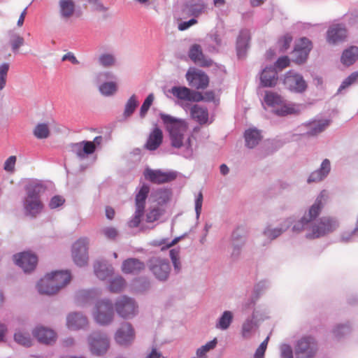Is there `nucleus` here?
<instances>
[{
	"label": "nucleus",
	"mask_w": 358,
	"mask_h": 358,
	"mask_svg": "<svg viewBox=\"0 0 358 358\" xmlns=\"http://www.w3.org/2000/svg\"><path fill=\"white\" fill-rule=\"evenodd\" d=\"M160 118L169 134L171 145L175 148H192V141L195 139L193 134H189V124L184 120L176 118L170 115L161 113Z\"/></svg>",
	"instance_id": "f257e3e1"
},
{
	"label": "nucleus",
	"mask_w": 358,
	"mask_h": 358,
	"mask_svg": "<svg viewBox=\"0 0 358 358\" xmlns=\"http://www.w3.org/2000/svg\"><path fill=\"white\" fill-rule=\"evenodd\" d=\"M27 196L24 200L25 215L36 217L43 210V203L40 199L41 194L45 192L43 185L38 182H30L25 187Z\"/></svg>",
	"instance_id": "f03ea898"
},
{
	"label": "nucleus",
	"mask_w": 358,
	"mask_h": 358,
	"mask_svg": "<svg viewBox=\"0 0 358 358\" xmlns=\"http://www.w3.org/2000/svg\"><path fill=\"white\" fill-rule=\"evenodd\" d=\"M115 304L108 299H99L93 311L95 322L101 326H107L114 320Z\"/></svg>",
	"instance_id": "7ed1b4c3"
},
{
	"label": "nucleus",
	"mask_w": 358,
	"mask_h": 358,
	"mask_svg": "<svg viewBox=\"0 0 358 358\" xmlns=\"http://www.w3.org/2000/svg\"><path fill=\"white\" fill-rule=\"evenodd\" d=\"M337 220L331 217H322L316 224L311 225L307 233L308 238L314 239L333 232L338 227Z\"/></svg>",
	"instance_id": "20e7f679"
},
{
	"label": "nucleus",
	"mask_w": 358,
	"mask_h": 358,
	"mask_svg": "<svg viewBox=\"0 0 358 358\" xmlns=\"http://www.w3.org/2000/svg\"><path fill=\"white\" fill-rule=\"evenodd\" d=\"M115 310L124 320L131 319L138 313V306L135 300L127 296L118 297L115 302Z\"/></svg>",
	"instance_id": "39448f33"
},
{
	"label": "nucleus",
	"mask_w": 358,
	"mask_h": 358,
	"mask_svg": "<svg viewBox=\"0 0 358 358\" xmlns=\"http://www.w3.org/2000/svg\"><path fill=\"white\" fill-rule=\"evenodd\" d=\"M71 280V275L69 271H59L47 273L41 281L52 291H58L68 285Z\"/></svg>",
	"instance_id": "423d86ee"
},
{
	"label": "nucleus",
	"mask_w": 358,
	"mask_h": 358,
	"mask_svg": "<svg viewBox=\"0 0 358 358\" xmlns=\"http://www.w3.org/2000/svg\"><path fill=\"white\" fill-rule=\"evenodd\" d=\"M317 351V344L311 336H303L297 341L294 347L296 358H313Z\"/></svg>",
	"instance_id": "0eeeda50"
},
{
	"label": "nucleus",
	"mask_w": 358,
	"mask_h": 358,
	"mask_svg": "<svg viewBox=\"0 0 358 358\" xmlns=\"http://www.w3.org/2000/svg\"><path fill=\"white\" fill-rule=\"evenodd\" d=\"M88 343L92 354L98 356L104 355L110 346L108 336L101 331L92 332L88 337Z\"/></svg>",
	"instance_id": "6e6552de"
},
{
	"label": "nucleus",
	"mask_w": 358,
	"mask_h": 358,
	"mask_svg": "<svg viewBox=\"0 0 358 358\" xmlns=\"http://www.w3.org/2000/svg\"><path fill=\"white\" fill-rule=\"evenodd\" d=\"M89 239L86 237L78 238L72 245L71 254L75 264L79 266H85L88 262Z\"/></svg>",
	"instance_id": "1a4fd4ad"
},
{
	"label": "nucleus",
	"mask_w": 358,
	"mask_h": 358,
	"mask_svg": "<svg viewBox=\"0 0 358 358\" xmlns=\"http://www.w3.org/2000/svg\"><path fill=\"white\" fill-rule=\"evenodd\" d=\"M148 267L152 273L159 280L164 281L168 279L171 272V266L166 260L160 258H152L148 262Z\"/></svg>",
	"instance_id": "9d476101"
},
{
	"label": "nucleus",
	"mask_w": 358,
	"mask_h": 358,
	"mask_svg": "<svg viewBox=\"0 0 358 358\" xmlns=\"http://www.w3.org/2000/svg\"><path fill=\"white\" fill-rule=\"evenodd\" d=\"M13 260L25 273L33 271L37 265L38 257L31 252H22L13 255Z\"/></svg>",
	"instance_id": "9b49d317"
},
{
	"label": "nucleus",
	"mask_w": 358,
	"mask_h": 358,
	"mask_svg": "<svg viewBox=\"0 0 358 358\" xmlns=\"http://www.w3.org/2000/svg\"><path fill=\"white\" fill-rule=\"evenodd\" d=\"M206 9L207 4L203 0H190L182 6L180 15L183 18L198 17L205 13Z\"/></svg>",
	"instance_id": "f8f14e48"
},
{
	"label": "nucleus",
	"mask_w": 358,
	"mask_h": 358,
	"mask_svg": "<svg viewBox=\"0 0 358 358\" xmlns=\"http://www.w3.org/2000/svg\"><path fill=\"white\" fill-rule=\"evenodd\" d=\"M143 175L146 180L156 184L169 182L174 180L177 177V173L173 171L164 172L149 168L145 170Z\"/></svg>",
	"instance_id": "ddd939ff"
},
{
	"label": "nucleus",
	"mask_w": 358,
	"mask_h": 358,
	"mask_svg": "<svg viewBox=\"0 0 358 358\" xmlns=\"http://www.w3.org/2000/svg\"><path fill=\"white\" fill-rule=\"evenodd\" d=\"M135 338V332L129 322H123L117 330L115 340L122 346H128L132 343Z\"/></svg>",
	"instance_id": "4468645a"
},
{
	"label": "nucleus",
	"mask_w": 358,
	"mask_h": 358,
	"mask_svg": "<svg viewBox=\"0 0 358 358\" xmlns=\"http://www.w3.org/2000/svg\"><path fill=\"white\" fill-rule=\"evenodd\" d=\"M283 83L287 88L296 92H302L305 91L307 87V85L303 77L292 71H289L285 74Z\"/></svg>",
	"instance_id": "2eb2a0df"
},
{
	"label": "nucleus",
	"mask_w": 358,
	"mask_h": 358,
	"mask_svg": "<svg viewBox=\"0 0 358 358\" xmlns=\"http://www.w3.org/2000/svg\"><path fill=\"white\" fill-rule=\"evenodd\" d=\"M311 49V41L306 38H301L293 51V61L299 64L303 63Z\"/></svg>",
	"instance_id": "dca6fc26"
},
{
	"label": "nucleus",
	"mask_w": 358,
	"mask_h": 358,
	"mask_svg": "<svg viewBox=\"0 0 358 358\" xmlns=\"http://www.w3.org/2000/svg\"><path fill=\"white\" fill-rule=\"evenodd\" d=\"M120 269L125 275H137L145 269V264L138 258L129 257L122 262Z\"/></svg>",
	"instance_id": "f3484780"
},
{
	"label": "nucleus",
	"mask_w": 358,
	"mask_h": 358,
	"mask_svg": "<svg viewBox=\"0 0 358 358\" xmlns=\"http://www.w3.org/2000/svg\"><path fill=\"white\" fill-rule=\"evenodd\" d=\"M186 79L189 85L197 90H203L208 86V76L199 70L188 71L186 74Z\"/></svg>",
	"instance_id": "a211bd4d"
},
{
	"label": "nucleus",
	"mask_w": 358,
	"mask_h": 358,
	"mask_svg": "<svg viewBox=\"0 0 358 358\" xmlns=\"http://www.w3.org/2000/svg\"><path fill=\"white\" fill-rule=\"evenodd\" d=\"M328 199V192L326 190L321 191L315 199L314 203L310 207L308 215H306L308 217V220H310V222H311L320 215Z\"/></svg>",
	"instance_id": "6ab92c4d"
},
{
	"label": "nucleus",
	"mask_w": 358,
	"mask_h": 358,
	"mask_svg": "<svg viewBox=\"0 0 358 358\" xmlns=\"http://www.w3.org/2000/svg\"><path fill=\"white\" fill-rule=\"evenodd\" d=\"M189 57L194 63L201 66L208 67L213 64V61L204 56L201 47L198 44H194L190 48Z\"/></svg>",
	"instance_id": "aec40b11"
},
{
	"label": "nucleus",
	"mask_w": 358,
	"mask_h": 358,
	"mask_svg": "<svg viewBox=\"0 0 358 358\" xmlns=\"http://www.w3.org/2000/svg\"><path fill=\"white\" fill-rule=\"evenodd\" d=\"M66 324L69 329L73 330L84 329L88 324V320L80 313H71L67 316Z\"/></svg>",
	"instance_id": "412c9836"
},
{
	"label": "nucleus",
	"mask_w": 358,
	"mask_h": 358,
	"mask_svg": "<svg viewBox=\"0 0 358 358\" xmlns=\"http://www.w3.org/2000/svg\"><path fill=\"white\" fill-rule=\"evenodd\" d=\"M191 118L199 123L203 125L209 123V113L207 108L198 104L193 105L189 110Z\"/></svg>",
	"instance_id": "4be33fe9"
},
{
	"label": "nucleus",
	"mask_w": 358,
	"mask_h": 358,
	"mask_svg": "<svg viewBox=\"0 0 358 358\" xmlns=\"http://www.w3.org/2000/svg\"><path fill=\"white\" fill-rule=\"evenodd\" d=\"M347 30L341 24L332 25L327 31V41L329 43H336L345 40Z\"/></svg>",
	"instance_id": "5701e85b"
},
{
	"label": "nucleus",
	"mask_w": 358,
	"mask_h": 358,
	"mask_svg": "<svg viewBox=\"0 0 358 358\" xmlns=\"http://www.w3.org/2000/svg\"><path fill=\"white\" fill-rule=\"evenodd\" d=\"M33 336L38 342L44 344H51L55 341V333L53 330L44 327H37L33 331Z\"/></svg>",
	"instance_id": "b1692460"
},
{
	"label": "nucleus",
	"mask_w": 358,
	"mask_h": 358,
	"mask_svg": "<svg viewBox=\"0 0 358 358\" xmlns=\"http://www.w3.org/2000/svg\"><path fill=\"white\" fill-rule=\"evenodd\" d=\"M76 11V3L73 0H59L58 12L61 18L67 20L71 18Z\"/></svg>",
	"instance_id": "393cba45"
},
{
	"label": "nucleus",
	"mask_w": 358,
	"mask_h": 358,
	"mask_svg": "<svg viewBox=\"0 0 358 358\" xmlns=\"http://www.w3.org/2000/svg\"><path fill=\"white\" fill-rule=\"evenodd\" d=\"M278 80V73L274 68L266 67L262 71L260 76L262 86L264 87H274L277 84Z\"/></svg>",
	"instance_id": "a878e982"
},
{
	"label": "nucleus",
	"mask_w": 358,
	"mask_h": 358,
	"mask_svg": "<svg viewBox=\"0 0 358 358\" xmlns=\"http://www.w3.org/2000/svg\"><path fill=\"white\" fill-rule=\"evenodd\" d=\"M163 141V132L162 129L158 127L155 128L150 134L145 148L153 151L157 150L162 143Z\"/></svg>",
	"instance_id": "bb28decb"
},
{
	"label": "nucleus",
	"mask_w": 358,
	"mask_h": 358,
	"mask_svg": "<svg viewBox=\"0 0 358 358\" xmlns=\"http://www.w3.org/2000/svg\"><path fill=\"white\" fill-rule=\"evenodd\" d=\"M98 297V292H78L75 297V303L80 307L95 305Z\"/></svg>",
	"instance_id": "cd10ccee"
},
{
	"label": "nucleus",
	"mask_w": 358,
	"mask_h": 358,
	"mask_svg": "<svg viewBox=\"0 0 358 358\" xmlns=\"http://www.w3.org/2000/svg\"><path fill=\"white\" fill-rule=\"evenodd\" d=\"M331 169L330 162L329 159H325L322 162L320 169L313 171L310 175L308 182L310 183L313 182H320L323 180L329 173Z\"/></svg>",
	"instance_id": "c85d7f7f"
},
{
	"label": "nucleus",
	"mask_w": 358,
	"mask_h": 358,
	"mask_svg": "<svg viewBox=\"0 0 358 358\" xmlns=\"http://www.w3.org/2000/svg\"><path fill=\"white\" fill-rule=\"evenodd\" d=\"M358 59V47L351 46L343 51L341 62L344 65L350 66Z\"/></svg>",
	"instance_id": "c756f323"
},
{
	"label": "nucleus",
	"mask_w": 358,
	"mask_h": 358,
	"mask_svg": "<svg viewBox=\"0 0 358 358\" xmlns=\"http://www.w3.org/2000/svg\"><path fill=\"white\" fill-rule=\"evenodd\" d=\"M329 124L328 120H314L307 124L309 136H315L323 131Z\"/></svg>",
	"instance_id": "7c9ffc66"
},
{
	"label": "nucleus",
	"mask_w": 358,
	"mask_h": 358,
	"mask_svg": "<svg viewBox=\"0 0 358 358\" xmlns=\"http://www.w3.org/2000/svg\"><path fill=\"white\" fill-rule=\"evenodd\" d=\"M150 192V187L147 185H143L138 192L135 197L136 208L145 210V201Z\"/></svg>",
	"instance_id": "2f4dec72"
},
{
	"label": "nucleus",
	"mask_w": 358,
	"mask_h": 358,
	"mask_svg": "<svg viewBox=\"0 0 358 358\" xmlns=\"http://www.w3.org/2000/svg\"><path fill=\"white\" fill-rule=\"evenodd\" d=\"M250 33L247 30L241 31L238 39H237V53L240 57L242 54L243 55L248 47V43L250 41Z\"/></svg>",
	"instance_id": "473e14b6"
},
{
	"label": "nucleus",
	"mask_w": 358,
	"mask_h": 358,
	"mask_svg": "<svg viewBox=\"0 0 358 358\" xmlns=\"http://www.w3.org/2000/svg\"><path fill=\"white\" fill-rule=\"evenodd\" d=\"M261 137L260 132L258 130L254 129L247 130L245 133L246 145L250 148H254L258 144Z\"/></svg>",
	"instance_id": "72a5a7b5"
},
{
	"label": "nucleus",
	"mask_w": 358,
	"mask_h": 358,
	"mask_svg": "<svg viewBox=\"0 0 358 358\" xmlns=\"http://www.w3.org/2000/svg\"><path fill=\"white\" fill-rule=\"evenodd\" d=\"M117 84L114 81L104 82L99 86V91L105 96L114 95L117 92Z\"/></svg>",
	"instance_id": "f704fd0d"
},
{
	"label": "nucleus",
	"mask_w": 358,
	"mask_h": 358,
	"mask_svg": "<svg viewBox=\"0 0 358 358\" xmlns=\"http://www.w3.org/2000/svg\"><path fill=\"white\" fill-rule=\"evenodd\" d=\"M233 320V314L229 310H225L222 315L217 320L215 327L218 329L226 330L227 329Z\"/></svg>",
	"instance_id": "c9c22d12"
},
{
	"label": "nucleus",
	"mask_w": 358,
	"mask_h": 358,
	"mask_svg": "<svg viewBox=\"0 0 358 358\" xmlns=\"http://www.w3.org/2000/svg\"><path fill=\"white\" fill-rule=\"evenodd\" d=\"M170 92L180 101H189L190 89L183 86H174L170 90Z\"/></svg>",
	"instance_id": "e433bc0d"
},
{
	"label": "nucleus",
	"mask_w": 358,
	"mask_h": 358,
	"mask_svg": "<svg viewBox=\"0 0 358 358\" xmlns=\"http://www.w3.org/2000/svg\"><path fill=\"white\" fill-rule=\"evenodd\" d=\"M264 101L269 106H280L284 103L283 98L276 92H266Z\"/></svg>",
	"instance_id": "4c0bfd02"
},
{
	"label": "nucleus",
	"mask_w": 358,
	"mask_h": 358,
	"mask_svg": "<svg viewBox=\"0 0 358 358\" xmlns=\"http://www.w3.org/2000/svg\"><path fill=\"white\" fill-rule=\"evenodd\" d=\"M138 106V101L137 100V98L136 95L133 94L127 101L123 113V115L125 118H127L130 117L134 112L135 111L136 108Z\"/></svg>",
	"instance_id": "58836bf2"
},
{
	"label": "nucleus",
	"mask_w": 358,
	"mask_h": 358,
	"mask_svg": "<svg viewBox=\"0 0 358 358\" xmlns=\"http://www.w3.org/2000/svg\"><path fill=\"white\" fill-rule=\"evenodd\" d=\"M127 281L121 275L114 277L110 283V291H121L127 287Z\"/></svg>",
	"instance_id": "ea45409f"
},
{
	"label": "nucleus",
	"mask_w": 358,
	"mask_h": 358,
	"mask_svg": "<svg viewBox=\"0 0 358 358\" xmlns=\"http://www.w3.org/2000/svg\"><path fill=\"white\" fill-rule=\"evenodd\" d=\"M94 273L96 275L101 279H105L108 273L111 272L113 268H108L106 264L97 262L94 265Z\"/></svg>",
	"instance_id": "a19ab883"
},
{
	"label": "nucleus",
	"mask_w": 358,
	"mask_h": 358,
	"mask_svg": "<svg viewBox=\"0 0 358 358\" xmlns=\"http://www.w3.org/2000/svg\"><path fill=\"white\" fill-rule=\"evenodd\" d=\"M280 108L275 110V113L279 116H285L287 115L295 114L298 113V110L294 105L284 104L283 103L279 106Z\"/></svg>",
	"instance_id": "79ce46f5"
},
{
	"label": "nucleus",
	"mask_w": 358,
	"mask_h": 358,
	"mask_svg": "<svg viewBox=\"0 0 358 358\" xmlns=\"http://www.w3.org/2000/svg\"><path fill=\"white\" fill-rule=\"evenodd\" d=\"M83 148L76 150V155L80 158H84L85 155H91L95 151L94 143L92 141H83Z\"/></svg>",
	"instance_id": "37998d69"
},
{
	"label": "nucleus",
	"mask_w": 358,
	"mask_h": 358,
	"mask_svg": "<svg viewBox=\"0 0 358 358\" xmlns=\"http://www.w3.org/2000/svg\"><path fill=\"white\" fill-rule=\"evenodd\" d=\"M254 319L255 316L252 315V317H248L243 324L241 334L244 338H248L250 336V333L255 325Z\"/></svg>",
	"instance_id": "c03bdc74"
},
{
	"label": "nucleus",
	"mask_w": 358,
	"mask_h": 358,
	"mask_svg": "<svg viewBox=\"0 0 358 358\" xmlns=\"http://www.w3.org/2000/svg\"><path fill=\"white\" fill-rule=\"evenodd\" d=\"M34 134L37 138H46L50 134L49 127L45 123L37 124L34 130Z\"/></svg>",
	"instance_id": "a18cd8bd"
},
{
	"label": "nucleus",
	"mask_w": 358,
	"mask_h": 358,
	"mask_svg": "<svg viewBox=\"0 0 358 358\" xmlns=\"http://www.w3.org/2000/svg\"><path fill=\"white\" fill-rule=\"evenodd\" d=\"M10 43L13 52L17 51L20 47L24 44V38L18 34L10 31Z\"/></svg>",
	"instance_id": "49530a36"
},
{
	"label": "nucleus",
	"mask_w": 358,
	"mask_h": 358,
	"mask_svg": "<svg viewBox=\"0 0 358 358\" xmlns=\"http://www.w3.org/2000/svg\"><path fill=\"white\" fill-rule=\"evenodd\" d=\"M14 340L16 343L24 347H30L31 345V339L28 334L16 332L14 334Z\"/></svg>",
	"instance_id": "de8ad7c7"
},
{
	"label": "nucleus",
	"mask_w": 358,
	"mask_h": 358,
	"mask_svg": "<svg viewBox=\"0 0 358 358\" xmlns=\"http://www.w3.org/2000/svg\"><path fill=\"white\" fill-rule=\"evenodd\" d=\"M162 215V210L159 207L150 208L146 214V222L149 223L158 220Z\"/></svg>",
	"instance_id": "09e8293b"
},
{
	"label": "nucleus",
	"mask_w": 358,
	"mask_h": 358,
	"mask_svg": "<svg viewBox=\"0 0 358 358\" xmlns=\"http://www.w3.org/2000/svg\"><path fill=\"white\" fill-rule=\"evenodd\" d=\"M357 81H358V71H355L342 82L341 86L338 88V92L349 87Z\"/></svg>",
	"instance_id": "8fccbe9b"
},
{
	"label": "nucleus",
	"mask_w": 358,
	"mask_h": 358,
	"mask_svg": "<svg viewBox=\"0 0 358 358\" xmlns=\"http://www.w3.org/2000/svg\"><path fill=\"white\" fill-rule=\"evenodd\" d=\"M99 62L104 67H110L115 64V58L112 54H102L99 57Z\"/></svg>",
	"instance_id": "3c124183"
},
{
	"label": "nucleus",
	"mask_w": 358,
	"mask_h": 358,
	"mask_svg": "<svg viewBox=\"0 0 358 358\" xmlns=\"http://www.w3.org/2000/svg\"><path fill=\"white\" fill-rule=\"evenodd\" d=\"M350 330L351 329L348 324H339L333 330V333L335 337L340 339L345 335L350 334Z\"/></svg>",
	"instance_id": "603ef678"
},
{
	"label": "nucleus",
	"mask_w": 358,
	"mask_h": 358,
	"mask_svg": "<svg viewBox=\"0 0 358 358\" xmlns=\"http://www.w3.org/2000/svg\"><path fill=\"white\" fill-rule=\"evenodd\" d=\"M310 223V220H308L306 215H304L299 221L296 222L293 226L292 230L294 232H301V231L308 229H310V226L309 224Z\"/></svg>",
	"instance_id": "864d4df0"
},
{
	"label": "nucleus",
	"mask_w": 358,
	"mask_h": 358,
	"mask_svg": "<svg viewBox=\"0 0 358 358\" xmlns=\"http://www.w3.org/2000/svg\"><path fill=\"white\" fill-rule=\"evenodd\" d=\"M8 70L9 64L8 63L0 65V90H2L6 86Z\"/></svg>",
	"instance_id": "5fc2aeb1"
},
{
	"label": "nucleus",
	"mask_w": 358,
	"mask_h": 358,
	"mask_svg": "<svg viewBox=\"0 0 358 358\" xmlns=\"http://www.w3.org/2000/svg\"><path fill=\"white\" fill-rule=\"evenodd\" d=\"M145 210L136 208L133 217L128 222L129 227L131 228L137 227L141 221V217Z\"/></svg>",
	"instance_id": "6e6d98bb"
},
{
	"label": "nucleus",
	"mask_w": 358,
	"mask_h": 358,
	"mask_svg": "<svg viewBox=\"0 0 358 358\" xmlns=\"http://www.w3.org/2000/svg\"><path fill=\"white\" fill-rule=\"evenodd\" d=\"M154 101V95L152 94H149L144 102L143 103L141 109H140V117L143 118L150 107L151 106L152 102Z\"/></svg>",
	"instance_id": "4d7b16f0"
},
{
	"label": "nucleus",
	"mask_w": 358,
	"mask_h": 358,
	"mask_svg": "<svg viewBox=\"0 0 358 358\" xmlns=\"http://www.w3.org/2000/svg\"><path fill=\"white\" fill-rule=\"evenodd\" d=\"M16 161L17 157L15 156H10L4 162L3 169L6 172L13 173L15 171Z\"/></svg>",
	"instance_id": "13d9d810"
},
{
	"label": "nucleus",
	"mask_w": 358,
	"mask_h": 358,
	"mask_svg": "<svg viewBox=\"0 0 358 358\" xmlns=\"http://www.w3.org/2000/svg\"><path fill=\"white\" fill-rule=\"evenodd\" d=\"M101 234L108 239L114 240L118 236L117 230L113 227H105L101 229Z\"/></svg>",
	"instance_id": "bf43d9fd"
},
{
	"label": "nucleus",
	"mask_w": 358,
	"mask_h": 358,
	"mask_svg": "<svg viewBox=\"0 0 358 358\" xmlns=\"http://www.w3.org/2000/svg\"><path fill=\"white\" fill-rule=\"evenodd\" d=\"M292 41V36L289 34L284 35L278 41L280 48L282 51H285L289 48Z\"/></svg>",
	"instance_id": "052dcab7"
},
{
	"label": "nucleus",
	"mask_w": 358,
	"mask_h": 358,
	"mask_svg": "<svg viewBox=\"0 0 358 358\" xmlns=\"http://www.w3.org/2000/svg\"><path fill=\"white\" fill-rule=\"evenodd\" d=\"M170 257L173 262L175 270L177 272L180 271L181 264L179 260V252L175 249L170 250Z\"/></svg>",
	"instance_id": "680f3d73"
},
{
	"label": "nucleus",
	"mask_w": 358,
	"mask_h": 358,
	"mask_svg": "<svg viewBox=\"0 0 358 358\" xmlns=\"http://www.w3.org/2000/svg\"><path fill=\"white\" fill-rule=\"evenodd\" d=\"M280 350V358H293V350L289 344H282Z\"/></svg>",
	"instance_id": "e2e57ef3"
},
{
	"label": "nucleus",
	"mask_w": 358,
	"mask_h": 358,
	"mask_svg": "<svg viewBox=\"0 0 358 358\" xmlns=\"http://www.w3.org/2000/svg\"><path fill=\"white\" fill-rule=\"evenodd\" d=\"M65 202V199L59 195L54 196L50 201L49 207L51 209H55L58 208L64 204Z\"/></svg>",
	"instance_id": "0e129e2a"
},
{
	"label": "nucleus",
	"mask_w": 358,
	"mask_h": 358,
	"mask_svg": "<svg viewBox=\"0 0 358 358\" xmlns=\"http://www.w3.org/2000/svg\"><path fill=\"white\" fill-rule=\"evenodd\" d=\"M268 337H267L256 350L254 358H264L265 351L266 350Z\"/></svg>",
	"instance_id": "69168bd1"
},
{
	"label": "nucleus",
	"mask_w": 358,
	"mask_h": 358,
	"mask_svg": "<svg viewBox=\"0 0 358 358\" xmlns=\"http://www.w3.org/2000/svg\"><path fill=\"white\" fill-rule=\"evenodd\" d=\"M259 292H255L243 304V306L245 309H251L255 305L256 301L258 300L259 297Z\"/></svg>",
	"instance_id": "338daca9"
},
{
	"label": "nucleus",
	"mask_w": 358,
	"mask_h": 358,
	"mask_svg": "<svg viewBox=\"0 0 358 358\" xmlns=\"http://www.w3.org/2000/svg\"><path fill=\"white\" fill-rule=\"evenodd\" d=\"M203 101V96L201 92L190 90L189 101L200 102Z\"/></svg>",
	"instance_id": "774afa93"
}]
</instances>
